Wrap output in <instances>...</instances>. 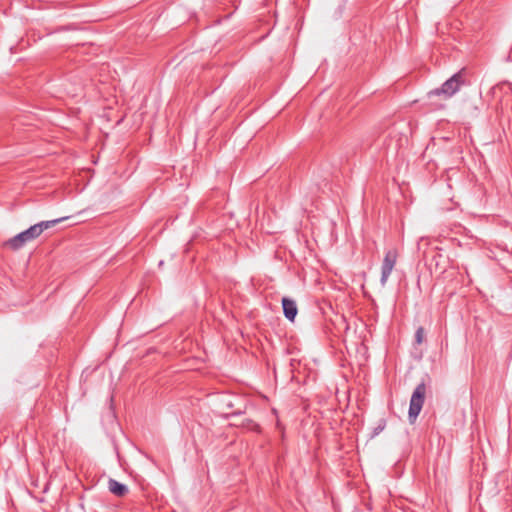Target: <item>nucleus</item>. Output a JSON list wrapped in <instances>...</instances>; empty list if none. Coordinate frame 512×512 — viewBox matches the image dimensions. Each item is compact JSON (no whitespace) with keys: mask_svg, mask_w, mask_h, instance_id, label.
Segmentation results:
<instances>
[{"mask_svg":"<svg viewBox=\"0 0 512 512\" xmlns=\"http://www.w3.org/2000/svg\"><path fill=\"white\" fill-rule=\"evenodd\" d=\"M502 85L508 87L509 89H512L511 83H503Z\"/></svg>","mask_w":512,"mask_h":512,"instance_id":"obj_12","label":"nucleus"},{"mask_svg":"<svg viewBox=\"0 0 512 512\" xmlns=\"http://www.w3.org/2000/svg\"><path fill=\"white\" fill-rule=\"evenodd\" d=\"M108 489L113 495H115L117 497H124L129 492V489L126 485H124L112 478H110L108 480Z\"/></svg>","mask_w":512,"mask_h":512,"instance_id":"obj_7","label":"nucleus"},{"mask_svg":"<svg viewBox=\"0 0 512 512\" xmlns=\"http://www.w3.org/2000/svg\"><path fill=\"white\" fill-rule=\"evenodd\" d=\"M68 217H61L54 220L41 221L35 225L30 226L25 231L15 235L14 237L8 239L4 245L11 250H19L26 243L31 242L37 239L45 230L53 228L56 224L66 220Z\"/></svg>","mask_w":512,"mask_h":512,"instance_id":"obj_2","label":"nucleus"},{"mask_svg":"<svg viewBox=\"0 0 512 512\" xmlns=\"http://www.w3.org/2000/svg\"><path fill=\"white\" fill-rule=\"evenodd\" d=\"M468 84L467 70L462 68L447 79L439 88H435L427 93V105L432 110L445 109L446 104L443 101L453 97L463 86Z\"/></svg>","mask_w":512,"mask_h":512,"instance_id":"obj_1","label":"nucleus"},{"mask_svg":"<svg viewBox=\"0 0 512 512\" xmlns=\"http://www.w3.org/2000/svg\"><path fill=\"white\" fill-rule=\"evenodd\" d=\"M282 308L284 316L291 322L295 320L298 313L296 302L288 297L282 298Z\"/></svg>","mask_w":512,"mask_h":512,"instance_id":"obj_6","label":"nucleus"},{"mask_svg":"<svg viewBox=\"0 0 512 512\" xmlns=\"http://www.w3.org/2000/svg\"><path fill=\"white\" fill-rule=\"evenodd\" d=\"M247 427L250 429V430H253L255 432H260L261 431V428L259 426V424L253 422L252 420H249L248 421V424H247Z\"/></svg>","mask_w":512,"mask_h":512,"instance_id":"obj_10","label":"nucleus"},{"mask_svg":"<svg viewBox=\"0 0 512 512\" xmlns=\"http://www.w3.org/2000/svg\"><path fill=\"white\" fill-rule=\"evenodd\" d=\"M426 391V384L424 382H421L416 386L412 393L408 411V418L411 424H413L416 421L418 415L422 410V407L425 402Z\"/></svg>","mask_w":512,"mask_h":512,"instance_id":"obj_3","label":"nucleus"},{"mask_svg":"<svg viewBox=\"0 0 512 512\" xmlns=\"http://www.w3.org/2000/svg\"><path fill=\"white\" fill-rule=\"evenodd\" d=\"M398 256H399L398 251L395 248L389 249L388 251H386L383 262H382V266H381L380 281L383 286L386 284L391 272L393 271V269L396 265Z\"/></svg>","mask_w":512,"mask_h":512,"instance_id":"obj_5","label":"nucleus"},{"mask_svg":"<svg viewBox=\"0 0 512 512\" xmlns=\"http://www.w3.org/2000/svg\"><path fill=\"white\" fill-rule=\"evenodd\" d=\"M427 266L431 274L442 275L449 267V258L442 253L441 249L436 247L431 251V258Z\"/></svg>","mask_w":512,"mask_h":512,"instance_id":"obj_4","label":"nucleus"},{"mask_svg":"<svg viewBox=\"0 0 512 512\" xmlns=\"http://www.w3.org/2000/svg\"><path fill=\"white\" fill-rule=\"evenodd\" d=\"M424 338H425V330L422 326H420L417 328V330L415 332V343L417 345L422 344L424 341Z\"/></svg>","mask_w":512,"mask_h":512,"instance_id":"obj_8","label":"nucleus"},{"mask_svg":"<svg viewBox=\"0 0 512 512\" xmlns=\"http://www.w3.org/2000/svg\"><path fill=\"white\" fill-rule=\"evenodd\" d=\"M247 427L250 429V430H253L255 432H260L261 431V428L259 426V424L253 422L252 420H249L248 421V424H247Z\"/></svg>","mask_w":512,"mask_h":512,"instance_id":"obj_11","label":"nucleus"},{"mask_svg":"<svg viewBox=\"0 0 512 512\" xmlns=\"http://www.w3.org/2000/svg\"><path fill=\"white\" fill-rule=\"evenodd\" d=\"M386 426L385 420H381L377 427L374 428L373 435H378L380 432L384 430Z\"/></svg>","mask_w":512,"mask_h":512,"instance_id":"obj_9","label":"nucleus"}]
</instances>
